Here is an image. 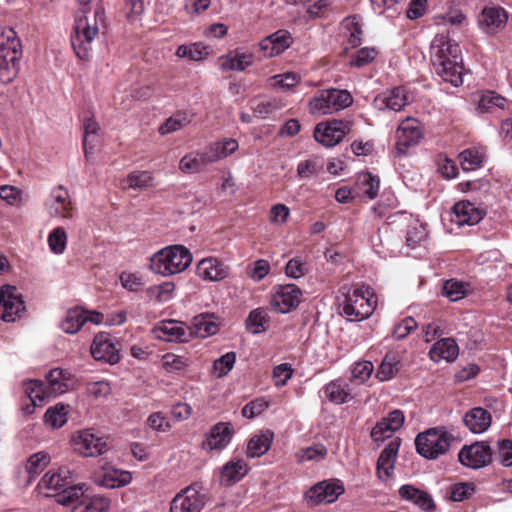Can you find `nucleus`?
<instances>
[{
  "instance_id": "obj_13",
  "label": "nucleus",
  "mask_w": 512,
  "mask_h": 512,
  "mask_svg": "<svg viewBox=\"0 0 512 512\" xmlns=\"http://www.w3.org/2000/svg\"><path fill=\"white\" fill-rule=\"evenodd\" d=\"M72 442L74 450L84 457H96L108 450L106 440L89 429L76 432Z\"/></svg>"
},
{
  "instance_id": "obj_55",
  "label": "nucleus",
  "mask_w": 512,
  "mask_h": 512,
  "mask_svg": "<svg viewBox=\"0 0 512 512\" xmlns=\"http://www.w3.org/2000/svg\"><path fill=\"white\" fill-rule=\"evenodd\" d=\"M357 187L360 193L369 199H374L378 195L380 181L378 177L373 176L371 173H362L358 177Z\"/></svg>"
},
{
  "instance_id": "obj_10",
  "label": "nucleus",
  "mask_w": 512,
  "mask_h": 512,
  "mask_svg": "<svg viewBox=\"0 0 512 512\" xmlns=\"http://www.w3.org/2000/svg\"><path fill=\"white\" fill-rule=\"evenodd\" d=\"M207 498L198 484H192L178 492L170 503V512H202Z\"/></svg>"
},
{
  "instance_id": "obj_39",
  "label": "nucleus",
  "mask_w": 512,
  "mask_h": 512,
  "mask_svg": "<svg viewBox=\"0 0 512 512\" xmlns=\"http://www.w3.org/2000/svg\"><path fill=\"white\" fill-rule=\"evenodd\" d=\"M285 105L286 103L282 99L264 97L253 100L251 109L256 116L266 119L283 109Z\"/></svg>"
},
{
  "instance_id": "obj_30",
  "label": "nucleus",
  "mask_w": 512,
  "mask_h": 512,
  "mask_svg": "<svg viewBox=\"0 0 512 512\" xmlns=\"http://www.w3.org/2000/svg\"><path fill=\"white\" fill-rule=\"evenodd\" d=\"M465 426L474 434H481L488 430L492 423L489 411L481 407L469 410L463 418Z\"/></svg>"
},
{
  "instance_id": "obj_37",
  "label": "nucleus",
  "mask_w": 512,
  "mask_h": 512,
  "mask_svg": "<svg viewBox=\"0 0 512 512\" xmlns=\"http://www.w3.org/2000/svg\"><path fill=\"white\" fill-rule=\"evenodd\" d=\"M206 148L215 163L234 154L239 148V143L236 139L227 137L211 142Z\"/></svg>"
},
{
  "instance_id": "obj_34",
  "label": "nucleus",
  "mask_w": 512,
  "mask_h": 512,
  "mask_svg": "<svg viewBox=\"0 0 512 512\" xmlns=\"http://www.w3.org/2000/svg\"><path fill=\"white\" fill-rule=\"evenodd\" d=\"M274 433L271 430L260 431L248 442L246 454L249 458L261 457L269 451L273 443Z\"/></svg>"
},
{
  "instance_id": "obj_49",
  "label": "nucleus",
  "mask_w": 512,
  "mask_h": 512,
  "mask_svg": "<svg viewBox=\"0 0 512 512\" xmlns=\"http://www.w3.org/2000/svg\"><path fill=\"white\" fill-rule=\"evenodd\" d=\"M68 412L69 406L62 403L50 407L44 415L45 424L52 429L61 428L68 420Z\"/></svg>"
},
{
  "instance_id": "obj_28",
  "label": "nucleus",
  "mask_w": 512,
  "mask_h": 512,
  "mask_svg": "<svg viewBox=\"0 0 512 512\" xmlns=\"http://www.w3.org/2000/svg\"><path fill=\"white\" fill-rule=\"evenodd\" d=\"M459 355V347L452 338H443L435 342L430 351V359L436 363L440 361L453 362Z\"/></svg>"
},
{
  "instance_id": "obj_53",
  "label": "nucleus",
  "mask_w": 512,
  "mask_h": 512,
  "mask_svg": "<svg viewBox=\"0 0 512 512\" xmlns=\"http://www.w3.org/2000/svg\"><path fill=\"white\" fill-rule=\"evenodd\" d=\"M485 153L477 148L466 149L459 154L460 164L464 171H473L483 164Z\"/></svg>"
},
{
  "instance_id": "obj_22",
  "label": "nucleus",
  "mask_w": 512,
  "mask_h": 512,
  "mask_svg": "<svg viewBox=\"0 0 512 512\" xmlns=\"http://www.w3.org/2000/svg\"><path fill=\"white\" fill-rule=\"evenodd\" d=\"M402 500L412 503L423 512H433L436 509L432 495L411 484L402 485L398 490Z\"/></svg>"
},
{
  "instance_id": "obj_35",
  "label": "nucleus",
  "mask_w": 512,
  "mask_h": 512,
  "mask_svg": "<svg viewBox=\"0 0 512 512\" xmlns=\"http://www.w3.org/2000/svg\"><path fill=\"white\" fill-rule=\"evenodd\" d=\"M0 56L22 57L20 39L11 27H5L0 31Z\"/></svg>"
},
{
  "instance_id": "obj_5",
  "label": "nucleus",
  "mask_w": 512,
  "mask_h": 512,
  "mask_svg": "<svg viewBox=\"0 0 512 512\" xmlns=\"http://www.w3.org/2000/svg\"><path fill=\"white\" fill-rule=\"evenodd\" d=\"M352 103V96L347 90L326 89L317 92L308 103L309 112L323 116L347 108Z\"/></svg>"
},
{
  "instance_id": "obj_44",
  "label": "nucleus",
  "mask_w": 512,
  "mask_h": 512,
  "mask_svg": "<svg viewBox=\"0 0 512 512\" xmlns=\"http://www.w3.org/2000/svg\"><path fill=\"white\" fill-rule=\"evenodd\" d=\"M84 486V484L76 485L72 483L66 486V488L63 489L62 491L50 495L55 497L57 503L64 506L72 505L74 507L85 496Z\"/></svg>"
},
{
  "instance_id": "obj_61",
  "label": "nucleus",
  "mask_w": 512,
  "mask_h": 512,
  "mask_svg": "<svg viewBox=\"0 0 512 512\" xmlns=\"http://www.w3.org/2000/svg\"><path fill=\"white\" fill-rule=\"evenodd\" d=\"M235 362L236 353L227 352L214 361L212 374L218 378L226 376L233 369Z\"/></svg>"
},
{
  "instance_id": "obj_58",
  "label": "nucleus",
  "mask_w": 512,
  "mask_h": 512,
  "mask_svg": "<svg viewBox=\"0 0 512 512\" xmlns=\"http://www.w3.org/2000/svg\"><path fill=\"white\" fill-rule=\"evenodd\" d=\"M67 233L61 226L54 228L48 235V246L52 253L60 255L62 254L67 246Z\"/></svg>"
},
{
  "instance_id": "obj_52",
  "label": "nucleus",
  "mask_w": 512,
  "mask_h": 512,
  "mask_svg": "<svg viewBox=\"0 0 512 512\" xmlns=\"http://www.w3.org/2000/svg\"><path fill=\"white\" fill-rule=\"evenodd\" d=\"M506 104V99L499 94L488 91L484 93L479 101L477 110L480 113H493L498 109H503Z\"/></svg>"
},
{
  "instance_id": "obj_19",
  "label": "nucleus",
  "mask_w": 512,
  "mask_h": 512,
  "mask_svg": "<svg viewBox=\"0 0 512 512\" xmlns=\"http://www.w3.org/2000/svg\"><path fill=\"white\" fill-rule=\"evenodd\" d=\"M154 331L157 338L166 342H188L192 337L189 326L176 320L162 321Z\"/></svg>"
},
{
  "instance_id": "obj_32",
  "label": "nucleus",
  "mask_w": 512,
  "mask_h": 512,
  "mask_svg": "<svg viewBox=\"0 0 512 512\" xmlns=\"http://www.w3.org/2000/svg\"><path fill=\"white\" fill-rule=\"evenodd\" d=\"M69 373L65 370L55 368L46 375V389L50 397L59 396L67 392L71 386Z\"/></svg>"
},
{
  "instance_id": "obj_60",
  "label": "nucleus",
  "mask_w": 512,
  "mask_h": 512,
  "mask_svg": "<svg viewBox=\"0 0 512 512\" xmlns=\"http://www.w3.org/2000/svg\"><path fill=\"white\" fill-rule=\"evenodd\" d=\"M25 392L34 406L41 404L46 398L50 397L47 393L46 385L39 380H30L25 384Z\"/></svg>"
},
{
  "instance_id": "obj_7",
  "label": "nucleus",
  "mask_w": 512,
  "mask_h": 512,
  "mask_svg": "<svg viewBox=\"0 0 512 512\" xmlns=\"http://www.w3.org/2000/svg\"><path fill=\"white\" fill-rule=\"evenodd\" d=\"M43 206L50 218L60 221L73 220L77 214L70 193L63 185L54 186L50 190Z\"/></svg>"
},
{
  "instance_id": "obj_29",
  "label": "nucleus",
  "mask_w": 512,
  "mask_h": 512,
  "mask_svg": "<svg viewBox=\"0 0 512 512\" xmlns=\"http://www.w3.org/2000/svg\"><path fill=\"white\" fill-rule=\"evenodd\" d=\"M374 102L379 109H389L398 112L407 104L405 89L402 87L392 88L378 95Z\"/></svg>"
},
{
  "instance_id": "obj_9",
  "label": "nucleus",
  "mask_w": 512,
  "mask_h": 512,
  "mask_svg": "<svg viewBox=\"0 0 512 512\" xmlns=\"http://www.w3.org/2000/svg\"><path fill=\"white\" fill-rule=\"evenodd\" d=\"M26 312L25 302L15 286L4 285L0 288V318L4 322H15Z\"/></svg>"
},
{
  "instance_id": "obj_63",
  "label": "nucleus",
  "mask_w": 512,
  "mask_h": 512,
  "mask_svg": "<svg viewBox=\"0 0 512 512\" xmlns=\"http://www.w3.org/2000/svg\"><path fill=\"white\" fill-rule=\"evenodd\" d=\"M342 28L345 30V34L348 37V41L351 45L357 46L361 42L362 28L361 25L356 21V18H347L342 24Z\"/></svg>"
},
{
  "instance_id": "obj_4",
  "label": "nucleus",
  "mask_w": 512,
  "mask_h": 512,
  "mask_svg": "<svg viewBox=\"0 0 512 512\" xmlns=\"http://www.w3.org/2000/svg\"><path fill=\"white\" fill-rule=\"evenodd\" d=\"M192 262V254L183 245H170L154 253L150 269L161 276H171L185 271Z\"/></svg>"
},
{
  "instance_id": "obj_6",
  "label": "nucleus",
  "mask_w": 512,
  "mask_h": 512,
  "mask_svg": "<svg viewBox=\"0 0 512 512\" xmlns=\"http://www.w3.org/2000/svg\"><path fill=\"white\" fill-rule=\"evenodd\" d=\"M453 437L444 427L430 428L415 439L417 452L427 459H437L450 448Z\"/></svg>"
},
{
  "instance_id": "obj_38",
  "label": "nucleus",
  "mask_w": 512,
  "mask_h": 512,
  "mask_svg": "<svg viewBox=\"0 0 512 512\" xmlns=\"http://www.w3.org/2000/svg\"><path fill=\"white\" fill-rule=\"evenodd\" d=\"M192 330V337L196 336L199 338H206L212 336L218 332V324L215 317L212 314H200L193 318L192 326H189Z\"/></svg>"
},
{
  "instance_id": "obj_64",
  "label": "nucleus",
  "mask_w": 512,
  "mask_h": 512,
  "mask_svg": "<svg viewBox=\"0 0 512 512\" xmlns=\"http://www.w3.org/2000/svg\"><path fill=\"white\" fill-rule=\"evenodd\" d=\"M475 492L473 483L460 482L451 487L450 499L455 502H461L469 499Z\"/></svg>"
},
{
  "instance_id": "obj_17",
  "label": "nucleus",
  "mask_w": 512,
  "mask_h": 512,
  "mask_svg": "<svg viewBox=\"0 0 512 512\" xmlns=\"http://www.w3.org/2000/svg\"><path fill=\"white\" fill-rule=\"evenodd\" d=\"M345 489L340 480H325L317 483L307 492V498L313 504L333 503L344 493Z\"/></svg>"
},
{
  "instance_id": "obj_1",
  "label": "nucleus",
  "mask_w": 512,
  "mask_h": 512,
  "mask_svg": "<svg viewBox=\"0 0 512 512\" xmlns=\"http://www.w3.org/2000/svg\"><path fill=\"white\" fill-rule=\"evenodd\" d=\"M430 61L443 81L454 87L462 85V53L455 40L445 34L435 35L430 44Z\"/></svg>"
},
{
  "instance_id": "obj_24",
  "label": "nucleus",
  "mask_w": 512,
  "mask_h": 512,
  "mask_svg": "<svg viewBox=\"0 0 512 512\" xmlns=\"http://www.w3.org/2000/svg\"><path fill=\"white\" fill-rule=\"evenodd\" d=\"M291 43L290 33L286 30H278L261 40L259 47L265 57H275L289 48Z\"/></svg>"
},
{
  "instance_id": "obj_26",
  "label": "nucleus",
  "mask_w": 512,
  "mask_h": 512,
  "mask_svg": "<svg viewBox=\"0 0 512 512\" xmlns=\"http://www.w3.org/2000/svg\"><path fill=\"white\" fill-rule=\"evenodd\" d=\"M74 482L75 473L67 467H61L56 472L46 473L40 481V486L55 494Z\"/></svg>"
},
{
  "instance_id": "obj_27",
  "label": "nucleus",
  "mask_w": 512,
  "mask_h": 512,
  "mask_svg": "<svg viewBox=\"0 0 512 512\" xmlns=\"http://www.w3.org/2000/svg\"><path fill=\"white\" fill-rule=\"evenodd\" d=\"M213 161L205 147L203 151H192L185 154L179 162V170L183 173H199Z\"/></svg>"
},
{
  "instance_id": "obj_51",
  "label": "nucleus",
  "mask_w": 512,
  "mask_h": 512,
  "mask_svg": "<svg viewBox=\"0 0 512 512\" xmlns=\"http://www.w3.org/2000/svg\"><path fill=\"white\" fill-rule=\"evenodd\" d=\"M21 57L0 56V81L11 83L18 75Z\"/></svg>"
},
{
  "instance_id": "obj_14",
  "label": "nucleus",
  "mask_w": 512,
  "mask_h": 512,
  "mask_svg": "<svg viewBox=\"0 0 512 512\" xmlns=\"http://www.w3.org/2000/svg\"><path fill=\"white\" fill-rule=\"evenodd\" d=\"M301 298L302 291L297 285H280L275 288L270 304L276 312L285 314L296 309Z\"/></svg>"
},
{
  "instance_id": "obj_45",
  "label": "nucleus",
  "mask_w": 512,
  "mask_h": 512,
  "mask_svg": "<svg viewBox=\"0 0 512 512\" xmlns=\"http://www.w3.org/2000/svg\"><path fill=\"white\" fill-rule=\"evenodd\" d=\"M293 4L303 6L305 13L309 19H317L323 17L334 0H288Z\"/></svg>"
},
{
  "instance_id": "obj_41",
  "label": "nucleus",
  "mask_w": 512,
  "mask_h": 512,
  "mask_svg": "<svg viewBox=\"0 0 512 512\" xmlns=\"http://www.w3.org/2000/svg\"><path fill=\"white\" fill-rule=\"evenodd\" d=\"M408 223L406 232L407 245L414 248L421 244L427 238L426 225L419 221V219L413 218L412 216L404 215Z\"/></svg>"
},
{
  "instance_id": "obj_40",
  "label": "nucleus",
  "mask_w": 512,
  "mask_h": 512,
  "mask_svg": "<svg viewBox=\"0 0 512 512\" xmlns=\"http://www.w3.org/2000/svg\"><path fill=\"white\" fill-rule=\"evenodd\" d=\"M131 481L132 475L130 472L116 468H107L104 469L98 483L107 488H117L129 484Z\"/></svg>"
},
{
  "instance_id": "obj_25",
  "label": "nucleus",
  "mask_w": 512,
  "mask_h": 512,
  "mask_svg": "<svg viewBox=\"0 0 512 512\" xmlns=\"http://www.w3.org/2000/svg\"><path fill=\"white\" fill-rule=\"evenodd\" d=\"M400 444V439L394 438L380 453V456L377 460V474L380 479L384 480L393 475L395 460Z\"/></svg>"
},
{
  "instance_id": "obj_46",
  "label": "nucleus",
  "mask_w": 512,
  "mask_h": 512,
  "mask_svg": "<svg viewBox=\"0 0 512 512\" xmlns=\"http://www.w3.org/2000/svg\"><path fill=\"white\" fill-rule=\"evenodd\" d=\"M175 55L191 61H202L208 57L209 48L201 42L180 45L177 47Z\"/></svg>"
},
{
  "instance_id": "obj_54",
  "label": "nucleus",
  "mask_w": 512,
  "mask_h": 512,
  "mask_svg": "<svg viewBox=\"0 0 512 512\" xmlns=\"http://www.w3.org/2000/svg\"><path fill=\"white\" fill-rule=\"evenodd\" d=\"M175 285L172 282H164L159 285H153L146 289V294L150 300L158 303H165L174 296Z\"/></svg>"
},
{
  "instance_id": "obj_36",
  "label": "nucleus",
  "mask_w": 512,
  "mask_h": 512,
  "mask_svg": "<svg viewBox=\"0 0 512 512\" xmlns=\"http://www.w3.org/2000/svg\"><path fill=\"white\" fill-rule=\"evenodd\" d=\"M248 469V465L243 459L231 460L223 466L220 481L226 486L233 485L248 473Z\"/></svg>"
},
{
  "instance_id": "obj_33",
  "label": "nucleus",
  "mask_w": 512,
  "mask_h": 512,
  "mask_svg": "<svg viewBox=\"0 0 512 512\" xmlns=\"http://www.w3.org/2000/svg\"><path fill=\"white\" fill-rule=\"evenodd\" d=\"M219 61L220 70L223 72L244 71L252 65L253 55L249 52L235 50L234 53L220 57Z\"/></svg>"
},
{
  "instance_id": "obj_21",
  "label": "nucleus",
  "mask_w": 512,
  "mask_h": 512,
  "mask_svg": "<svg viewBox=\"0 0 512 512\" xmlns=\"http://www.w3.org/2000/svg\"><path fill=\"white\" fill-rule=\"evenodd\" d=\"M233 433L230 422H218L207 433L203 447L208 451L222 450L231 442Z\"/></svg>"
},
{
  "instance_id": "obj_56",
  "label": "nucleus",
  "mask_w": 512,
  "mask_h": 512,
  "mask_svg": "<svg viewBox=\"0 0 512 512\" xmlns=\"http://www.w3.org/2000/svg\"><path fill=\"white\" fill-rule=\"evenodd\" d=\"M50 459V455L44 451L31 455L25 465L26 472L30 478L38 476L48 466Z\"/></svg>"
},
{
  "instance_id": "obj_43",
  "label": "nucleus",
  "mask_w": 512,
  "mask_h": 512,
  "mask_svg": "<svg viewBox=\"0 0 512 512\" xmlns=\"http://www.w3.org/2000/svg\"><path fill=\"white\" fill-rule=\"evenodd\" d=\"M110 507V500L101 495L89 497L87 495L72 507V512H107Z\"/></svg>"
},
{
  "instance_id": "obj_50",
  "label": "nucleus",
  "mask_w": 512,
  "mask_h": 512,
  "mask_svg": "<svg viewBox=\"0 0 512 512\" xmlns=\"http://www.w3.org/2000/svg\"><path fill=\"white\" fill-rule=\"evenodd\" d=\"M191 121L192 118L187 112L179 111L175 115L167 118L165 122L160 125L158 131L161 135L171 134L186 127Z\"/></svg>"
},
{
  "instance_id": "obj_12",
  "label": "nucleus",
  "mask_w": 512,
  "mask_h": 512,
  "mask_svg": "<svg viewBox=\"0 0 512 512\" xmlns=\"http://www.w3.org/2000/svg\"><path fill=\"white\" fill-rule=\"evenodd\" d=\"M493 458V452L489 444L477 441L461 448L458 454L459 462L471 469H480L488 466Z\"/></svg>"
},
{
  "instance_id": "obj_42",
  "label": "nucleus",
  "mask_w": 512,
  "mask_h": 512,
  "mask_svg": "<svg viewBox=\"0 0 512 512\" xmlns=\"http://www.w3.org/2000/svg\"><path fill=\"white\" fill-rule=\"evenodd\" d=\"M85 319V309L75 307L67 311L60 327L67 334H75L84 326Z\"/></svg>"
},
{
  "instance_id": "obj_57",
  "label": "nucleus",
  "mask_w": 512,
  "mask_h": 512,
  "mask_svg": "<svg viewBox=\"0 0 512 512\" xmlns=\"http://www.w3.org/2000/svg\"><path fill=\"white\" fill-rule=\"evenodd\" d=\"M162 368L167 373H181L189 366L188 358L174 353H166L161 358Z\"/></svg>"
},
{
  "instance_id": "obj_31",
  "label": "nucleus",
  "mask_w": 512,
  "mask_h": 512,
  "mask_svg": "<svg viewBox=\"0 0 512 512\" xmlns=\"http://www.w3.org/2000/svg\"><path fill=\"white\" fill-rule=\"evenodd\" d=\"M323 393L327 400L336 405L349 402L352 399L350 385L343 379H335L323 387Z\"/></svg>"
},
{
  "instance_id": "obj_20",
  "label": "nucleus",
  "mask_w": 512,
  "mask_h": 512,
  "mask_svg": "<svg viewBox=\"0 0 512 512\" xmlns=\"http://www.w3.org/2000/svg\"><path fill=\"white\" fill-rule=\"evenodd\" d=\"M229 267L216 257H207L196 265V274L203 281L219 282L228 277Z\"/></svg>"
},
{
  "instance_id": "obj_15",
  "label": "nucleus",
  "mask_w": 512,
  "mask_h": 512,
  "mask_svg": "<svg viewBox=\"0 0 512 512\" xmlns=\"http://www.w3.org/2000/svg\"><path fill=\"white\" fill-rule=\"evenodd\" d=\"M508 18V12L503 7L491 4L482 9L478 25L484 33L495 35L506 27Z\"/></svg>"
},
{
  "instance_id": "obj_11",
  "label": "nucleus",
  "mask_w": 512,
  "mask_h": 512,
  "mask_svg": "<svg viewBox=\"0 0 512 512\" xmlns=\"http://www.w3.org/2000/svg\"><path fill=\"white\" fill-rule=\"evenodd\" d=\"M424 136V129L420 121L414 117L402 120L396 130V149L405 154L409 148L419 144Z\"/></svg>"
},
{
  "instance_id": "obj_23",
  "label": "nucleus",
  "mask_w": 512,
  "mask_h": 512,
  "mask_svg": "<svg viewBox=\"0 0 512 512\" xmlns=\"http://www.w3.org/2000/svg\"><path fill=\"white\" fill-rule=\"evenodd\" d=\"M404 420L405 416L402 411H392L373 427L371 431L372 439L378 442L390 438L395 431L403 426Z\"/></svg>"
},
{
  "instance_id": "obj_18",
  "label": "nucleus",
  "mask_w": 512,
  "mask_h": 512,
  "mask_svg": "<svg viewBox=\"0 0 512 512\" xmlns=\"http://www.w3.org/2000/svg\"><path fill=\"white\" fill-rule=\"evenodd\" d=\"M485 215V210L470 201H459L452 208L451 221L457 226H472L479 223Z\"/></svg>"
},
{
  "instance_id": "obj_8",
  "label": "nucleus",
  "mask_w": 512,
  "mask_h": 512,
  "mask_svg": "<svg viewBox=\"0 0 512 512\" xmlns=\"http://www.w3.org/2000/svg\"><path fill=\"white\" fill-rule=\"evenodd\" d=\"M352 122L349 120H328L318 123L314 129V139L325 147H334L351 132Z\"/></svg>"
},
{
  "instance_id": "obj_16",
  "label": "nucleus",
  "mask_w": 512,
  "mask_h": 512,
  "mask_svg": "<svg viewBox=\"0 0 512 512\" xmlns=\"http://www.w3.org/2000/svg\"><path fill=\"white\" fill-rule=\"evenodd\" d=\"M90 352L97 361L115 364L120 360L115 338L107 333H99L94 337Z\"/></svg>"
},
{
  "instance_id": "obj_2",
  "label": "nucleus",
  "mask_w": 512,
  "mask_h": 512,
  "mask_svg": "<svg viewBox=\"0 0 512 512\" xmlns=\"http://www.w3.org/2000/svg\"><path fill=\"white\" fill-rule=\"evenodd\" d=\"M101 27H105V11L102 7H97L94 12L85 9L76 12L71 45L79 59L89 58L92 44Z\"/></svg>"
},
{
  "instance_id": "obj_47",
  "label": "nucleus",
  "mask_w": 512,
  "mask_h": 512,
  "mask_svg": "<svg viewBox=\"0 0 512 512\" xmlns=\"http://www.w3.org/2000/svg\"><path fill=\"white\" fill-rule=\"evenodd\" d=\"M328 449L324 444L317 443L309 447L301 448L295 453L297 463L320 462L327 456Z\"/></svg>"
},
{
  "instance_id": "obj_3",
  "label": "nucleus",
  "mask_w": 512,
  "mask_h": 512,
  "mask_svg": "<svg viewBox=\"0 0 512 512\" xmlns=\"http://www.w3.org/2000/svg\"><path fill=\"white\" fill-rule=\"evenodd\" d=\"M339 293L341 315L349 321L366 320L376 309L377 296L374 289L368 285L343 286Z\"/></svg>"
},
{
  "instance_id": "obj_48",
  "label": "nucleus",
  "mask_w": 512,
  "mask_h": 512,
  "mask_svg": "<svg viewBox=\"0 0 512 512\" xmlns=\"http://www.w3.org/2000/svg\"><path fill=\"white\" fill-rule=\"evenodd\" d=\"M125 188L143 190L154 186V177L149 171H132L122 182Z\"/></svg>"
},
{
  "instance_id": "obj_62",
  "label": "nucleus",
  "mask_w": 512,
  "mask_h": 512,
  "mask_svg": "<svg viewBox=\"0 0 512 512\" xmlns=\"http://www.w3.org/2000/svg\"><path fill=\"white\" fill-rule=\"evenodd\" d=\"M495 458L503 467H511L512 466V440L511 439H501V440L497 441Z\"/></svg>"
},
{
  "instance_id": "obj_59",
  "label": "nucleus",
  "mask_w": 512,
  "mask_h": 512,
  "mask_svg": "<svg viewBox=\"0 0 512 512\" xmlns=\"http://www.w3.org/2000/svg\"><path fill=\"white\" fill-rule=\"evenodd\" d=\"M267 322L268 320L265 310L257 308L249 313L246 326L251 333L258 334L266 330Z\"/></svg>"
}]
</instances>
